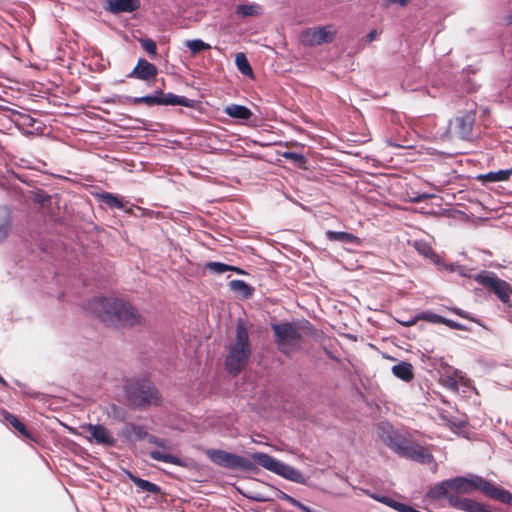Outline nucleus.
I'll use <instances>...</instances> for the list:
<instances>
[{
  "instance_id": "nucleus-21",
  "label": "nucleus",
  "mask_w": 512,
  "mask_h": 512,
  "mask_svg": "<svg viewBox=\"0 0 512 512\" xmlns=\"http://www.w3.org/2000/svg\"><path fill=\"white\" fill-rule=\"evenodd\" d=\"M1 416L3 420L11 425L13 428H15L23 437L30 439L31 433L26 428V426L13 414L6 410H1Z\"/></svg>"
},
{
  "instance_id": "nucleus-11",
  "label": "nucleus",
  "mask_w": 512,
  "mask_h": 512,
  "mask_svg": "<svg viewBox=\"0 0 512 512\" xmlns=\"http://www.w3.org/2000/svg\"><path fill=\"white\" fill-rule=\"evenodd\" d=\"M475 117L476 114L474 111L465 112L464 114L455 117L453 121H450L449 129L458 138L463 140H469L472 138Z\"/></svg>"
},
{
  "instance_id": "nucleus-30",
  "label": "nucleus",
  "mask_w": 512,
  "mask_h": 512,
  "mask_svg": "<svg viewBox=\"0 0 512 512\" xmlns=\"http://www.w3.org/2000/svg\"><path fill=\"white\" fill-rule=\"evenodd\" d=\"M131 479L133 483L142 491H146L153 494L160 492V487L155 483L135 476H131Z\"/></svg>"
},
{
  "instance_id": "nucleus-23",
  "label": "nucleus",
  "mask_w": 512,
  "mask_h": 512,
  "mask_svg": "<svg viewBox=\"0 0 512 512\" xmlns=\"http://www.w3.org/2000/svg\"><path fill=\"white\" fill-rule=\"evenodd\" d=\"M224 111L228 116L240 120H248L252 115V112L249 108L238 104L228 105Z\"/></svg>"
},
{
  "instance_id": "nucleus-48",
  "label": "nucleus",
  "mask_w": 512,
  "mask_h": 512,
  "mask_svg": "<svg viewBox=\"0 0 512 512\" xmlns=\"http://www.w3.org/2000/svg\"><path fill=\"white\" fill-rule=\"evenodd\" d=\"M251 498H252V499H254V500H256V501H265V500H266L264 497H261V496H259V495H257V496H252Z\"/></svg>"
},
{
  "instance_id": "nucleus-19",
  "label": "nucleus",
  "mask_w": 512,
  "mask_h": 512,
  "mask_svg": "<svg viewBox=\"0 0 512 512\" xmlns=\"http://www.w3.org/2000/svg\"><path fill=\"white\" fill-rule=\"evenodd\" d=\"M392 373L395 377L405 382H410L414 378L413 366L406 361L394 365L392 367Z\"/></svg>"
},
{
  "instance_id": "nucleus-44",
  "label": "nucleus",
  "mask_w": 512,
  "mask_h": 512,
  "mask_svg": "<svg viewBox=\"0 0 512 512\" xmlns=\"http://www.w3.org/2000/svg\"><path fill=\"white\" fill-rule=\"evenodd\" d=\"M376 36H377V31L376 30L370 31L367 34V42H372L373 40H375Z\"/></svg>"
},
{
  "instance_id": "nucleus-7",
  "label": "nucleus",
  "mask_w": 512,
  "mask_h": 512,
  "mask_svg": "<svg viewBox=\"0 0 512 512\" xmlns=\"http://www.w3.org/2000/svg\"><path fill=\"white\" fill-rule=\"evenodd\" d=\"M252 458L256 464L260 465L261 467H263L273 473H276L288 480H291V481H294L297 483L303 482V475L298 469H296L292 466H289L285 463H282L279 460L275 459L274 457H272L266 453H262V452L254 453L252 455Z\"/></svg>"
},
{
  "instance_id": "nucleus-26",
  "label": "nucleus",
  "mask_w": 512,
  "mask_h": 512,
  "mask_svg": "<svg viewBox=\"0 0 512 512\" xmlns=\"http://www.w3.org/2000/svg\"><path fill=\"white\" fill-rule=\"evenodd\" d=\"M511 175H512V168L479 175L478 179L486 180L488 182H502V181H507Z\"/></svg>"
},
{
  "instance_id": "nucleus-9",
  "label": "nucleus",
  "mask_w": 512,
  "mask_h": 512,
  "mask_svg": "<svg viewBox=\"0 0 512 512\" xmlns=\"http://www.w3.org/2000/svg\"><path fill=\"white\" fill-rule=\"evenodd\" d=\"M475 280L496 294L502 303L506 304L510 301L512 286L505 280L498 278L493 272L482 271L476 275Z\"/></svg>"
},
{
  "instance_id": "nucleus-43",
  "label": "nucleus",
  "mask_w": 512,
  "mask_h": 512,
  "mask_svg": "<svg viewBox=\"0 0 512 512\" xmlns=\"http://www.w3.org/2000/svg\"><path fill=\"white\" fill-rule=\"evenodd\" d=\"M409 0H386L387 4H398L400 6H405Z\"/></svg>"
},
{
  "instance_id": "nucleus-2",
  "label": "nucleus",
  "mask_w": 512,
  "mask_h": 512,
  "mask_svg": "<svg viewBox=\"0 0 512 512\" xmlns=\"http://www.w3.org/2000/svg\"><path fill=\"white\" fill-rule=\"evenodd\" d=\"M485 484L486 479L475 474H470L466 477L458 476L444 480L431 487L428 491V496L435 500L446 498L449 503V496L451 495L470 494L474 490L484 493Z\"/></svg>"
},
{
  "instance_id": "nucleus-35",
  "label": "nucleus",
  "mask_w": 512,
  "mask_h": 512,
  "mask_svg": "<svg viewBox=\"0 0 512 512\" xmlns=\"http://www.w3.org/2000/svg\"><path fill=\"white\" fill-rule=\"evenodd\" d=\"M282 156L285 159L292 161L298 167H303L306 164V161H307L306 157L303 154L292 152V151H285L282 154Z\"/></svg>"
},
{
  "instance_id": "nucleus-18",
  "label": "nucleus",
  "mask_w": 512,
  "mask_h": 512,
  "mask_svg": "<svg viewBox=\"0 0 512 512\" xmlns=\"http://www.w3.org/2000/svg\"><path fill=\"white\" fill-rule=\"evenodd\" d=\"M108 9L113 13L133 12L140 6L139 0H109Z\"/></svg>"
},
{
  "instance_id": "nucleus-15",
  "label": "nucleus",
  "mask_w": 512,
  "mask_h": 512,
  "mask_svg": "<svg viewBox=\"0 0 512 512\" xmlns=\"http://www.w3.org/2000/svg\"><path fill=\"white\" fill-rule=\"evenodd\" d=\"M157 75V67L147 61L145 58H140L137 61L134 69L127 75L129 78H135L143 81H149Z\"/></svg>"
},
{
  "instance_id": "nucleus-32",
  "label": "nucleus",
  "mask_w": 512,
  "mask_h": 512,
  "mask_svg": "<svg viewBox=\"0 0 512 512\" xmlns=\"http://www.w3.org/2000/svg\"><path fill=\"white\" fill-rule=\"evenodd\" d=\"M235 64L238 68V70L245 76H252L253 71L252 68L245 56L244 53H238L235 57Z\"/></svg>"
},
{
  "instance_id": "nucleus-34",
  "label": "nucleus",
  "mask_w": 512,
  "mask_h": 512,
  "mask_svg": "<svg viewBox=\"0 0 512 512\" xmlns=\"http://www.w3.org/2000/svg\"><path fill=\"white\" fill-rule=\"evenodd\" d=\"M415 249L423 256L434 259L437 257V254L433 251L432 247L425 241H415L414 243Z\"/></svg>"
},
{
  "instance_id": "nucleus-36",
  "label": "nucleus",
  "mask_w": 512,
  "mask_h": 512,
  "mask_svg": "<svg viewBox=\"0 0 512 512\" xmlns=\"http://www.w3.org/2000/svg\"><path fill=\"white\" fill-rule=\"evenodd\" d=\"M206 268L214 273L222 274L231 269V265L221 263V262H208L206 264Z\"/></svg>"
},
{
  "instance_id": "nucleus-6",
  "label": "nucleus",
  "mask_w": 512,
  "mask_h": 512,
  "mask_svg": "<svg viewBox=\"0 0 512 512\" xmlns=\"http://www.w3.org/2000/svg\"><path fill=\"white\" fill-rule=\"evenodd\" d=\"M271 328L275 335V343L281 353L290 356L301 349L303 337L297 323H273Z\"/></svg>"
},
{
  "instance_id": "nucleus-53",
  "label": "nucleus",
  "mask_w": 512,
  "mask_h": 512,
  "mask_svg": "<svg viewBox=\"0 0 512 512\" xmlns=\"http://www.w3.org/2000/svg\"><path fill=\"white\" fill-rule=\"evenodd\" d=\"M131 212H132V209H131V208H129V209H127V210H126V213H131Z\"/></svg>"
},
{
  "instance_id": "nucleus-33",
  "label": "nucleus",
  "mask_w": 512,
  "mask_h": 512,
  "mask_svg": "<svg viewBox=\"0 0 512 512\" xmlns=\"http://www.w3.org/2000/svg\"><path fill=\"white\" fill-rule=\"evenodd\" d=\"M186 46L189 48L192 54H197L204 50H209L211 46L205 43L201 39H192L186 41Z\"/></svg>"
},
{
  "instance_id": "nucleus-40",
  "label": "nucleus",
  "mask_w": 512,
  "mask_h": 512,
  "mask_svg": "<svg viewBox=\"0 0 512 512\" xmlns=\"http://www.w3.org/2000/svg\"><path fill=\"white\" fill-rule=\"evenodd\" d=\"M10 220L7 218L2 223H0V242L7 236L10 230Z\"/></svg>"
},
{
  "instance_id": "nucleus-50",
  "label": "nucleus",
  "mask_w": 512,
  "mask_h": 512,
  "mask_svg": "<svg viewBox=\"0 0 512 512\" xmlns=\"http://www.w3.org/2000/svg\"><path fill=\"white\" fill-rule=\"evenodd\" d=\"M0 384H1L2 386H4V387H7V386H8L7 382H6V381H5L1 376H0Z\"/></svg>"
},
{
  "instance_id": "nucleus-5",
  "label": "nucleus",
  "mask_w": 512,
  "mask_h": 512,
  "mask_svg": "<svg viewBox=\"0 0 512 512\" xmlns=\"http://www.w3.org/2000/svg\"><path fill=\"white\" fill-rule=\"evenodd\" d=\"M127 399L134 407L145 409L151 405H159L161 396L148 379H136L131 381L126 387Z\"/></svg>"
},
{
  "instance_id": "nucleus-29",
  "label": "nucleus",
  "mask_w": 512,
  "mask_h": 512,
  "mask_svg": "<svg viewBox=\"0 0 512 512\" xmlns=\"http://www.w3.org/2000/svg\"><path fill=\"white\" fill-rule=\"evenodd\" d=\"M236 13L242 17L257 16L261 14V6L257 4H241L236 7Z\"/></svg>"
},
{
  "instance_id": "nucleus-47",
  "label": "nucleus",
  "mask_w": 512,
  "mask_h": 512,
  "mask_svg": "<svg viewBox=\"0 0 512 512\" xmlns=\"http://www.w3.org/2000/svg\"><path fill=\"white\" fill-rule=\"evenodd\" d=\"M137 208H138V210H140V211L142 212V214H143V215H148V216H150V215H152V214H153V211H148V210H146L145 208H141V207H137Z\"/></svg>"
},
{
  "instance_id": "nucleus-28",
  "label": "nucleus",
  "mask_w": 512,
  "mask_h": 512,
  "mask_svg": "<svg viewBox=\"0 0 512 512\" xmlns=\"http://www.w3.org/2000/svg\"><path fill=\"white\" fill-rule=\"evenodd\" d=\"M97 197L100 202L106 204L110 208L122 209L124 207L120 198L112 193L103 192L98 194Z\"/></svg>"
},
{
  "instance_id": "nucleus-38",
  "label": "nucleus",
  "mask_w": 512,
  "mask_h": 512,
  "mask_svg": "<svg viewBox=\"0 0 512 512\" xmlns=\"http://www.w3.org/2000/svg\"><path fill=\"white\" fill-rule=\"evenodd\" d=\"M420 319H424V320H427L429 322L437 323V324H444L445 320H446V318L441 316V315H438V314H435V313H429V312L422 313L420 315Z\"/></svg>"
},
{
  "instance_id": "nucleus-4",
  "label": "nucleus",
  "mask_w": 512,
  "mask_h": 512,
  "mask_svg": "<svg viewBox=\"0 0 512 512\" xmlns=\"http://www.w3.org/2000/svg\"><path fill=\"white\" fill-rule=\"evenodd\" d=\"M250 356L251 347L247 328L243 323H238L236 326L235 341L230 344L225 359L227 372L232 375L240 373L248 364Z\"/></svg>"
},
{
  "instance_id": "nucleus-37",
  "label": "nucleus",
  "mask_w": 512,
  "mask_h": 512,
  "mask_svg": "<svg viewBox=\"0 0 512 512\" xmlns=\"http://www.w3.org/2000/svg\"><path fill=\"white\" fill-rule=\"evenodd\" d=\"M143 49L152 57L155 58L157 54V46L152 39H144L141 41Z\"/></svg>"
},
{
  "instance_id": "nucleus-39",
  "label": "nucleus",
  "mask_w": 512,
  "mask_h": 512,
  "mask_svg": "<svg viewBox=\"0 0 512 512\" xmlns=\"http://www.w3.org/2000/svg\"><path fill=\"white\" fill-rule=\"evenodd\" d=\"M148 441L151 443V444H154L158 447H161L163 448L164 450H170L171 449V446L169 444V442L164 439V438H160V437H157V436H154V435H150L148 437Z\"/></svg>"
},
{
  "instance_id": "nucleus-3",
  "label": "nucleus",
  "mask_w": 512,
  "mask_h": 512,
  "mask_svg": "<svg viewBox=\"0 0 512 512\" xmlns=\"http://www.w3.org/2000/svg\"><path fill=\"white\" fill-rule=\"evenodd\" d=\"M385 428V426H381L380 438L399 456L424 464L433 460V455L426 447L409 441L392 429L386 430Z\"/></svg>"
},
{
  "instance_id": "nucleus-54",
  "label": "nucleus",
  "mask_w": 512,
  "mask_h": 512,
  "mask_svg": "<svg viewBox=\"0 0 512 512\" xmlns=\"http://www.w3.org/2000/svg\"><path fill=\"white\" fill-rule=\"evenodd\" d=\"M511 22H512V15H511Z\"/></svg>"
},
{
  "instance_id": "nucleus-25",
  "label": "nucleus",
  "mask_w": 512,
  "mask_h": 512,
  "mask_svg": "<svg viewBox=\"0 0 512 512\" xmlns=\"http://www.w3.org/2000/svg\"><path fill=\"white\" fill-rule=\"evenodd\" d=\"M229 289L243 298H248L252 295L253 289L243 280L234 279L228 283Z\"/></svg>"
},
{
  "instance_id": "nucleus-22",
  "label": "nucleus",
  "mask_w": 512,
  "mask_h": 512,
  "mask_svg": "<svg viewBox=\"0 0 512 512\" xmlns=\"http://www.w3.org/2000/svg\"><path fill=\"white\" fill-rule=\"evenodd\" d=\"M123 435L127 439L136 440V441H140L145 438L148 439V437L150 436L144 426L136 425L133 423H130L125 427V429L123 431Z\"/></svg>"
},
{
  "instance_id": "nucleus-41",
  "label": "nucleus",
  "mask_w": 512,
  "mask_h": 512,
  "mask_svg": "<svg viewBox=\"0 0 512 512\" xmlns=\"http://www.w3.org/2000/svg\"><path fill=\"white\" fill-rule=\"evenodd\" d=\"M419 319H420V315H416V316H412L409 318H398L397 321L401 325H403L405 327H409V326L414 325Z\"/></svg>"
},
{
  "instance_id": "nucleus-31",
  "label": "nucleus",
  "mask_w": 512,
  "mask_h": 512,
  "mask_svg": "<svg viewBox=\"0 0 512 512\" xmlns=\"http://www.w3.org/2000/svg\"><path fill=\"white\" fill-rule=\"evenodd\" d=\"M161 90H158V91H155L154 94L152 95H145V96H141V97H134L132 99V102L134 104H146L148 106H153V105H160V101H161Z\"/></svg>"
},
{
  "instance_id": "nucleus-12",
  "label": "nucleus",
  "mask_w": 512,
  "mask_h": 512,
  "mask_svg": "<svg viewBox=\"0 0 512 512\" xmlns=\"http://www.w3.org/2000/svg\"><path fill=\"white\" fill-rule=\"evenodd\" d=\"M335 32L331 25L309 28L301 34V42L307 46L329 43L333 40Z\"/></svg>"
},
{
  "instance_id": "nucleus-1",
  "label": "nucleus",
  "mask_w": 512,
  "mask_h": 512,
  "mask_svg": "<svg viewBox=\"0 0 512 512\" xmlns=\"http://www.w3.org/2000/svg\"><path fill=\"white\" fill-rule=\"evenodd\" d=\"M87 309L107 324L134 326L141 321L139 313L123 299L95 297L89 300Z\"/></svg>"
},
{
  "instance_id": "nucleus-52",
  "label": "nucleus",
  "mask_w": 512,
  "mask_h": 512,
  "mask_svg": "<svg viewBox=\"0 0 512 512\" xmlns=\"http://www.w3.org/2000/svg\"><path fill=\"white\" fill-rule=\"evenodd\" d=\"M453 425L460 429L464 425V422H460L459 424L453 423Z\"/></svg>"
},
{
  "instance_id": "nucleus-27",
  "label": "nucleus",
  "mask_w": 512,
  "mask_h": 512,
  "mask_svg": "<svg viewBox=\"0 0 512 512\" xmlns=\"http://www.w3.org/2000/svg\"><path fill=\"white\" fill-rule=\"evenodd\" d=\"M149 456L153 460L162 461L164 463H169V464H173V465H177V466L183 465L182 460L180 458H178L177 456H174L169 453L161 452L158 450L150 451Z\"/></svg>"
},
{
  "instance_id": "nucleus-42",
  "label": "nucleus",
  "mask_w": 512,
  "mask_h": 512,
  "mask_svg": "<svg viewBox=\"0 0 512 512\" xmlns=\"http://www.w3.org/2000/svg\"><path fill=\"white\" fill-rule=\"evenodd\" d=\"M444 324L446 326H448L449 328L456 329V330H464L465 329V326L463 324L453 321L451 319H447V318H446Z\"/></svg>"
},
{
  "instance_id": "nucleus-49",
  "label": "nucleus",
  "mask_w": 512,
  "mask_h": 512,
  "mask_svg": "<svg viewBox=\"0 0 512 512\" xmlns=\"http://www.w3.org/2000/svg\"><path fill=\"white\" fill-rule=\"evenodd\" d=\"M429 197H430L429 195H421V196L417 197L415 200L420 201L421 199H427Z\"/></svg>"
},
{
  "instance_id": "nucleus-16",
  "label": "nucleus",
  "mask_w": 512,
  "mask_h": 512,
  "mask_svg": "<svg viewBox=\"0 0 512 512\" xmlns=\"http://www.w3.org/2000/svg\"><path fill=\"white\" fill-rule=\"evenodd\" d=\"M484 494L502 503L512 505V493L486 480Z\"/></svg>"
},
{
  "instance_id": "nucleus-51",
  "label": "nucleus",
  "mask_w": 512,
  "mask_h": 512,
  "mask_svg": "<svg viewBox=\"0 0 512 512\" xmlns=\"http://www.w3.org/2000/svg\"><path fill=\"white\" fill-rule=\"evenodd\" d=\"M0 384H1L2 386H4V387H7V386H8L7 382H6V381H5L1 376H0Z\"/></svg>"
},
{
  "instance_id": "nucleus-14",
  "label": "nucleus",
  "mask_w": 512,
  "mask_h": 512,
  "mask_svg": "<svg viewBox=\"0 0 512 512\" xmlns=\"http://www.w3.org/2000/svg\"><path fill=\"white\" fill-rule=\"evenodd\" d=\"M449 506L465 512H492L483 504L469 498L459 497L458 495L449 496Z\"/></svg>"
},
{
  "instance_id": "nucleus-45",
  "label": "nucleus",
  "mask_w": 512,
  "mask_h": 512,
  "mask_svg": "<svg viewBox=\"0 0 512 512\" xmlns=\"http://www.w3.org/2000/svg\"><path fill=\"white\" fill-rule=\"evenodd\" d=\"M229 271H233V272H235L237 274H240V275L246 274V272L243 269H241L239 267H236V266H232V265H231V269Z\"/></svg>"
},
{
  "instance_id": "nucleus-10",
  "label": "nucleus",
  "mask_w": 512,
  "mask_h": 512,
  "mask_svg": "<svg viewBox=\"0 0 512 512\" xmlns=\"http://www.w3.org/2000/svg\"><path fill=\"white\" fill-rule=\"evenodd\" d=\"M206 454L213 463L227 469L250 470L254 467L250 460L221 449H210Z\"/></svg>"
},
{
  "instance_id": "nucleus-8",
  "label": "nucleus",
  "mask_w": 512,
  "mask_h": 512,
  "mask_svg": "<svg viewBox=\"0 0 512 512\" xmlns=\"http://www.w3.org/2000/svg\"><path fill=\"white\" fill-rule=\"evenodd\" d=\"M252 458L256 464L260 465L261 467H263L273 473H276L288 480H291V481H294L297 483L303 482V475L298 469H296L292 466H289L285 463H282L279 460L275 459L274 457H272L266 453H262V452L254 453L252 455Z\"/></svg>"
},
{
  "instance_id": "nucleus-13",
  "label": "nucleus",
  "mask_w": 512,
  "mask_h": 512,
  "mask_svg": "<svg viewBox=\"0 0 512 512\" xmlns=\"http://www.w3.org/2000/svg\"><path fill=\"white\" fill-rule=\"evenodd\" d=\"M86 429L91 435L89 439H93L95 443L109 447H112L116 444V439L114 438L112 432L108 430L104 425L88 424Z\"/></svg>"
},
{
  "instance_id": "nucleus-20",
  "label": "nucleus",
  "mask_w": 512,
  "mask_h": 512,
  "mask_svg": "<svg viewBox=\"0 0 512 512\" xmlns=\"http://www.w3.org/2000/svg\"><path fill=\"white\" fill-rule=\"evenodd\" d=\"M326 237L330 241H338L343 243H350L355 245H360L361 240L359 237L355 236L352 233L344 232V231H326Z\"/></svg>"
},
{
  "instance_id": "nucleus-17",
  "label": "nucleus",
  "mask_w": 512,
  "mask_h": 512,
  "mask_svg": "<svg viewBox=\"0 0 512 512\" xmlns=\"http://www.w3.org/2000/svg\"><path fill=\"white\" fill-rule=\"evenodd\" d=\"M161 101H160V105H165V106H175V105H180V106H184V107H188V108H194L195 107V100L193 99H189L185 96H180V95H176V94H173V93H163L161 91Z\"/></svg>"
},
{
  "instance_id": "nucleus-46",
  "label": "nucleus",
  "mask_w": 512,
  "mask_h": 512,
  "mask_svg": "<svg viewBox=\"0 0 512 512\" xmlns=\"http://www.w3.org/2000/svg\"><path fill=\"white\" fill-rule=\"evenodd\" d=\"M454 312H455L457 315H459L460 317L468 318L467 314H466V313H464L461 309L456 308V309H454Z\"/></svg>"
},
{
  "instance_id": "nucleus-24",
  "label": "nucleus",
  "mask_w": 512,
  "mask_h": 512,
  "mask_svg": "<svg viewBox=\"0 0 512 512\" xmlns=\"http://www.w3.org/2000/svg\"><path fill=\"white\" fill-rule=\"evenodd\" d=\"M459 384L465 387H470L471 381L463 375H458V373H456L454 376H448L444 380V386L453 392H458Z\"/></svg>"
}]
</instances>
